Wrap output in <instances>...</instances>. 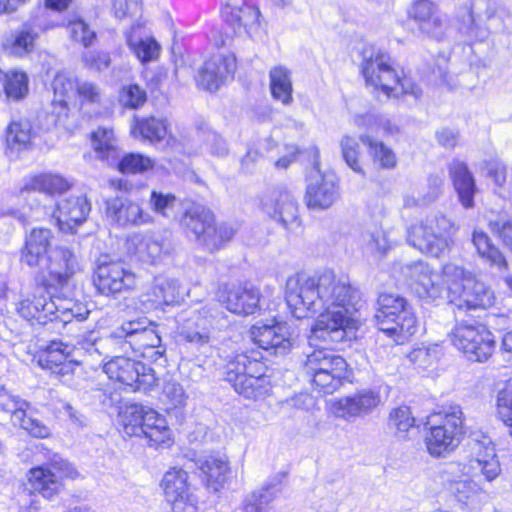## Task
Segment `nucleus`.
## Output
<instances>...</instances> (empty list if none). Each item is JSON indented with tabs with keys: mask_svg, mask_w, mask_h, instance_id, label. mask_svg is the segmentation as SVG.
Returning a JSON list of instances; mask_svg holds the SVG:
<instances>
[{
	"mask_svg": "<svg viewBox=\"0 0 512 512\" xmlns=\"http://www.w3.org/2000/svg\"><path fill=\"white\" fill-rule=\"evenodd\" d=\"M16 311L27 321H36L41 325L54 320L64 325L72 323L73 320L82 322L90 314L84 303L51 297L43 286H36L31 292L22 294L20 301L16 303Z\"/></svg>",
	"mask_w": 512,
	"mask_h": 512,
	"instance_id": "nucleus-4",
	"label": "nucleus"
},
{
	"mask_svg": "<svg viewBox=\"0 0 512 512\" xmlns=\"http://www.w3.org/2000/svg\"><path fill=\"white\" fill-rule=\"evenodd\" d=\"M76 93L79 96L81 108L85 105H98L102 101V91L92 82H77Z\"/></svg>",
	"mask_w": 512,
	"mask_h": 512,
	"instance_id": "nucleus-59",
	"label": "nucleus"
},
{
	"mask_svg": "<svg viewBox=\"0 0 512 512\" xmlns=\"http://www.w3.org/2000/svg\"><path fill=\"white\" fill-rule=\"evenodd\" d=\"M314 169L308 177L305 199L308 207L327 209L339 198L337 177L319 170V150L314 147Z\"/></svg>",
	"mask_w": 512,
	"mask_h": 512,
	"instance_id": "nucleus-21",
	"label": "nucleus"
},
{
	"mask_svg": "<svg viewBox=\"0 0 512 512\" xmlns=\"http://www.w3.org/2000/svg\"><path fill=\"white\" fill-rule=\"evenodd\" d=\"M188 395L183 386L175 381H168L162 389V402L167 411L183 409L188 401Z\"/></svg>",
	"mask_w": 512,
	"mask_h": 512,
	"instance_id": "nucleus-55",
	"label": "nucleus"
},
{
	"mask_svg": "<svg viewBox=\"0 0 512 512\" xmlns=\"http://www.w3.org/2000/svg\"><path fill=\"white\" fill-rule=\"evenodd\" d=\"M56 26L57 24L52 22L25 24L23 28L15 34L10 46V53L16 56H24L32 52L39 32H45Z\"/></svg>",
	"mask_w": 512,
	"mask_h": 512,
	"instance_id": "nucleus-42",
	"label": "nucleus"
},
{
	"mask_svg": "<svg viewBox=\"0 0 512 512\" xmlns=\"http://www.w3.org/2000/svg\"><path fill=\"white\" fill-rule=\"evenodd\" d=\"M269 79L273 99L284 105L291 104L293 102L291 71L282 65L275 66L269 72Z\"/></svg>",
	"mask_w": 512,
	"mask_h": 512,
	"instance_id": "nucleus-44",
	"label": "nucleus"
},
{
	"mask_svg": "<svg viewBox=\"0 0 512 512\" xmlns=\"http://www.w3.org/2000/svg\"><path fill=\"white\" fill-rule=\"evenodd\" d=\"M342 157L346 164L356 173L363 174L360 163V146L351 136H344L340 141Z\"/></svg>",
	"mask_w": 512,
	"mask_h": 512,
	"instance_id": "nucleus-57",
	"label": "nucleus"
},
{
	"mask_svg": "<svg viewBox=\"0 0 512 512\" xmlns=\"http://www.w3.org/2000/svg\"><path fill=\"white\" fill-rule=\"evenodd\" d=\"M470 456L465 463L451 464L447 472L451 475L460 473L461 476L446 480V488L458 502L473 505L479 502L485 490L474 480L482 475L487 482L494 481L501 473L495 445L491 438L484 434L475 435L469 442Z\"/></svg>",
	"mask_w": 512,
	"mask_h": 512,
	"instance_id": "nucleus-2",
	"label": "nucleus"
},
{
	"mask_svg": "<svg viewBox=\"0 0 512 512\" xmlns=\"http://www.w3.org/2000/svg\"><path fill=\"white\" fill-rule=\"evenodd\" d=\"M438 358V346H421L414 348L409 354L408 359L420 368L430 367Z\"/></svg>",
	"mask_w": 512,
	"mask_h": 512,
	"instance_id": "nucleus-60",
	"label": "nucleus"
},
{
	"mask_svg": "<svg viewBox=\"0 0 512 512\" xmlns=\"http://www.w3.org/2000/svg\"><path fill=\"white\" fill-rule=\"evenodd\" d=\"M67 29L70 37L85 47L90 46L96 37L95 32L90 30L89 26L82 20L69 22Z\"/></svg>",
	"mask_w": 512,
	"mask_h": 512,
	"instance_id": "nucleus-62",
	"label": "nucleus"
},
{
	"mask_svg": "<svg viewBox=\"0 0 512 512\" xmlns=\"http://www.w3.org/2000/svg\"><path fill=\"white\" fill-rule=\"evenodd\" d=\"M220 301L237 315H251L259 308V290L252 285H226L220 290Z\"/></svg>",
	"mask_w": 512,
	"mask_h": 512,
	"instance_id": "nucleus-30",
	"label": "nucleus"
},
{
	"mask_svg": "<svg viewBox=\"0 0 512 512\" xmlns=\"http://www.w3.org/2000/svg\"><path fill=\"white\" fill-rule=\"evenodd\" d=\"M149 409V407L137 403L124 406L119 412L123 433L130 437H141Z\"/></svg>",
	"mask_w": 512,
	"mask_h": 512,
	"instance_id": "nucleus-45",
	"label": "nucleus"
},
{
	"mask_svg": "<svg viewBox=\"0 0 512 512\" xmlns=\"http://www.w3.org/2000/svg\"><path fill=\"white\" fill-rule=\"evenodd\" d=\"M96 286L104 295H116L136 286V275L121 261L100 262L96 270Z\"/></svg>",
	"mask_w": 512,
	"mask_h": 512,
	"instance_id": "nucleus-25",
	"label": "nucleus"
},
{
	"mask_svg": "<svg viewBox=\"0 0 512 512\" xmlns=\"http://www.w3.org/2000/svg\"><path fill=\"white\" fill-rule=\"evenodd\" d=\"M146 92L138 85L123 87L119 100L125 107L137 109L146 102Z\"/></svg>",
	"mask_w": 512,
	"mask_h": 512,
	"instance_id": "nucleus-61",
	"label": "nucleus"
},
{
	"mask_svg": "<svg viewBox=\"0 0 512 512\" xmlns=\"http://www.w3.org/2000/svg\"><path fill=\"white\" fill-rule=\"evenodd\" d=\"M205 150L213 156L224 157L228 154L226 141L215 131H206L202 135Z\"/></svg>",
	"mask_w": 512,
	"mask_h": 512,
	"instance_id": "nucleus-63",
	"label": "nucleus"
},
{
	"mask_svg": "<svg viewBox=\"0 0 512 512\" xmlns=\"http://www.w3.org/2000/svg\"><path fill=\"white\" fill-rule=\"evenodd\" d=\"M151 292L153 295L152 305L155 307L178 304L184 297V291L179 282L176 279L163 276L155 278Z\"/></svg>",
	"mask_w": 512,
	"mask_h": 512,
	"instance_id": "nucleus-43",
	"label": "nucleus"
},
{
	"mask_svg": "<svg viewBox=\"0 0 512 512\" xmlns=\"http://www.w3.org/2000/svg\"><path fill=\"white\" fill-rule=\"evenodd\" d=\"M255 344L275 355H285L292 347L291 333L286 322L258 321L250 329Z\"/></svg>",
	"mask_w": 512,
	"mask_h": 512,
	"instance_id": "nucleus-23",
	"label": "nucleus"
},
{
	"mask_svg": "<svg viewBox=\"0 0 512 512\" xmlns=\"http://www.w3.org/2000/svg\"><path fill=\"white\" fill-rule=\"evenodd\" d=\"M264 212L285 228L298 225V207L287 191H273L262 200Z\"/></svg>",
	"mask_w": 512,
	"mask_h": 512,
	"instance_id": "nucleus-32",
	"label": "nucleus"
},
{
	"mask_svg": "<svg viewBox=\"0 0 512 512\" xmlns=\"http://www.w3.org/2000/svg\"><path fill=\"white\" fill-rule=\"evenodd\" d=\"M148 440L150 446L170 445L172 443V430L166 418L150 408L144 422L142 436Z\"/></svg>",
	"mask_w": 512,
	"mask_h": 512,
	"instance_id": "nucleus-41",
	"label": "nucleus"
},
{
	"mask_svg": "<svg viewBox=\"0 0 512 512\" xmlns=\"http://www.w3.org/2000/svg\"><path fill=\"white\" fill-rule=\"evenodd\" d=\"M424 442L431 457L441 458L453 452L464 434V418L460 406L454 405L429 418Z\"/></svg>",
	"mask_w": 512,
	"mask_h": 512,
	"instance_id": "nucleus-10",
	"label": "nucleus"
},
{
	"mask_svg": "<svg viewBox=\"0 0 512 512\" xmlns=\"http://www.w3.org/2000/svg\"><path fill=\"white\" fill-rule=\"evenodd\" d=\"M452 345L467 359L487 361L494 352L496 341L488 327L476 320L457 321L448 334Z\"/></svg>",
	"mask_w": 512,
	"mask_h": 512,
	"instance_id": "nucleus-13",
	"label": "nucleus"
},
{
	"mask_svg": "<svg viewBox=\"0 0 512 512\" xmlns=\"http://www.w3.org/2000/svg\"><path fill=\"white\" fill-rule=\"evenodd\" d=\"M361 73L366 86L386 98L410 95L418 100L421 89L411 78L400 76L394 69L390 55L375 46H366L362 51Z\"/></svg>",
	"mask_w": 512,
	"mask_h": 512,
	"instance_id": "nucleus-3",
	"label": "nucleus"
},
{
	"mask_svg": "<svg viewBox=\"0 0 512 512\" xmlns=\"http://www.w3.org/2000/svg\"><path fill=\"white\" fill-rule=\"evenodd\" d=\"M77 475L69 462L55 454L46 465L33 467L27 472L26 489L51 500L61 491L62 478H75Z\"/></svg>",
	"mask_w": 512,
	"mask_h": 512,
	"instance_id": "nucleus-15",
	"label": "nucleus"
},
{
	"mask_svg": "<svg viewBox=\"0 0 512 512\" xmlns=\"http://www.w3.org/2000/svg\"><path fill=\"white\" fill-rule=\"evenodd\" d=\"M53 232L48 228H33L25 234L20 251V262L30 268L40 266L44 256L50 252Z\"/></svg>",
	"mask_w": 512,
	"mask_h": 512,
	"instance_id": "nucleus-33",
	"label": "nucleus"
},
{
	"mask_svg": "<svg viewBox=\"0 0 512 512\" xmlns=\"http://www.w3.org/2000/svg\"><path fill=\"white\" fill-rule=\"evenodd\" d=\"M127 252L140 262L155 264L168 253V248L152 235L134 234L127 240Z\"/></svg>",
	"mask_w": 512,
	"mask_h": 512,
	"instance_id": "nucleus-36",
	"label": "nucleus"
},
{
	"mask_svg": "<svg viewBox=\"0 0 512 512\" xmlns=\"http://www.w3.org/2000/svg\"><path fill=\"white\" fill-rule=\"evenodd\" d=\"M235 68L236 59L233 55L215 54L200 67L196 76L197 86L215 92L233 76Z\"/></svg>",
	"mask_w": 512,
	"mask_h": 512,
	"instance_id": "nucleus-27",
	"label": "nucleus"
},
{
	"mask_svg": "<svg viewBox=\"0 0 512 512\" xmlns=\"http://www.w3.org/2000/svg\"><path fill=\"white\" fill-rule=\"evenodd\" d=\"M278 490L275 487L267 486L253 491L246 495L241 512H271V503L277 497Z\"/></svg>",
	"mask_w": 512,
	"mask_h": 512,
	"instance_id": "nucleus-49",
	"label": "nucleus"
},
{
	"mask_svg": "<svg viewBox=\"0 0 512 512\" xmlns=\"http://www.w3.org/2000/svg\"><path fill=\"white\" fill-rule=\"evenodd\" d=\"M42 269L47 286L63 288L81 270V266L75 252L60 245L50 250Z\"/></svg>",
	"mask_w": 512,
	"mask_h": 512,
	"instance_id": "nucleus-20",
	"label": "nucleus"
},
{
	"mask_svg": "<svg viewBox=\"0 0 512 512\" xmlns=\"http://www.w3.org/2000/svg\"><path fill=\"white\" fill-rule=\"evenodd\" d=\"M449 172L461 204L465 208H471L474 204L473 199L476 191L471 172L466 164L457 160L450 164Z\"/></svg>",
	"mask_w": 512,
	"mask_h": 512,
	"instance_id": "nucleus-38",
	"label": "nucleus"
},
{
	"mask_svg": "<svg viewBox=\"0 0 512 512\" xmlns=\"http://www.w3.org/2000/svg\"><path fill=\"white\" fill-rule=\"evenodd\" d=\"M266 372L267 366L260 360L258 352H242L227 362L225 380L238 394L247 399L258 400L266 397L272 388Z\"/></svg>",
	"mask_w": 512,
	"mask_h": 512,
	"instance_id": "nucleus-6",
	"label": "nucleus"
},
{
	"mask_svg": "<svg viewBox=\"0 0 512 512\" xmlns=\"http://www.w3.org/2000/svg\"><path fill=\"white\" fill-rule=\"evenodd\" d=\"M71 186L72 183L60 174L41 173L26 178L21 192L39 191L53 196L65 193Z\"/></svg>",
	"mask_w": 512,
	"mask_h": 512,
	"instance_id": "nucleus-39",
	"label": "nucleus"
},
{
	"mask_svg": "<svg viewBox=\"0 0 512 512\" xmlns=\"http://www.w3.org/2000/svg\"><path fill=\"white\" fill-rule=\"evenodd\" d=\"M432 228H439V231L453 229L454 225L450 219L442 214L427 216L421 222L412 225L408 229V242L413 247L433 257H439L448 249V242L438 235L431 232Z\"/></svg>",
	"mask_w": 512,
	"mask_h": 512,
	"instance_id": "nucleus-17",
	"label": "nucleus"
},
{
	"mask_svg": "<svg viewBox=\"0 0 512 512\" xmlns=\"http://www.w3.org/2000/svg\"><path fill=\"white\" fill-rule=\"evenodd\" d=\"M374 316L378 329L396 344H404L417 331V319L407 300L392 293H381Z\"/></svg>",
	"mask_w": 512,
	"mask_h": 512,
	"instance_id": "nucleus-8",
	"label": "nucleus"
},
{
	"mask_svg": "<svg viewBox=\"0 0 512 512\" xmlns=\"http://www.w3.org/2000/svg\"><path fill=\"white\" fill-rule=\"evenodd\" d=\"M125 36L129 49L141 63L158 59L161 51L160 44L153 37L144 35L140 25L133 26Z\"/></svg>",
	"mask_w": 512,
	"mask_h": 512,
	"instance_id": "nucleus-37",
	"label": "nucleus"
},
{
	"mask_svg": "<svg viewBox=\"0 0 512 512\" xmlns=\"http://www.w3.org/2000/svg\"><path fill=\"white\" fill-rule=\"evenodd\" d=\"M123 174L144 173L154 167V161L139 153H129L115 163Z\"/></svg>",
	"mask_w": 512,
	"mask_h": 512,
	"instance_id": "nucleus-54",
	"label": "nucleus"
},
{
	"mask_svg": "<svg viewBox=\"0 0 512 512\" xmlns=\"http://www.w3.org/2000/svg\"><path fill=\"white\" fill-rule=\"evenodd\" d=\"M354 124L360 128H365L367 132L380 133L383 135H395L399 132V127L392 121L383 116L367 113L364 115H356Z\"/></svg>",
	"mask_w": 512,
	"mask_h": 512,
	"instance_id": "nucleus-53",
	"label": "nucleus"
},
{
	"mask_svg": "<svg viewBox=\"0 0 512 512\" xmlns=\"http://www.w3.org/2000/svg\"><path fill=\"white\" fill-rule=\"evenodd\" d=\"M30 404L12 394L6 392L4 386L0 384V407L3 411L11 414V421L15 426L26 430L31 436L36 438H46L50 435V429L41 421L27 416V409Z\"/></svg>",
	"mask_w": 512,
	"mask_h": 512,
	"instance_id": "nucleus-26",
	"label": "nucleus"
},
{
	"mask_svg": "<svg viewBox=\"0 0 512 512\" xmlns=\"http://www.w3.org/2000/svg\"><path fill=\"white\" fill-rule=\"evenodd\" d=\"M106 213L109 219L120 226H142L154 222L149 211L128 198L114 197L106 202Z\"/></svg>",
	"mask_w": 512,
	"mask_h": 512,
	"instance_id": "nucleus-29",
	"label": "nucleus"
},
{
	"mask_svg": "<svg viewBox=\"0 0 512 512\" xmlns=\"http://www.w3.org/2000/svg\"><path fill=\"white\" fill-rule=\"evenodd\" d=\"M181 224L190 238L209 251L219 249L235 234L232 225L227 223L216 225L212 211L197 203H191L186 207Z\"/></svg>",
	"mask_w": 512,
	"mask_h": 512,
	"instance_id": "nucleus-11",
	"label": "nucleus"
},
{
	"mask_svg": "<svg viewBox=\"0 0 512 512\" xmlns=\"http://www.w3.org/2000/svg\"><path fill=\"white\" fill-rule=\"evenodd\" d=\"M411 16L418 22L420 30L430 37L441 39L446 32V17L439 14L430 0H417L411 9Z\"/></svg>",
	"mask_w": 512,
	"mask_h": 512,
	"instance_id": "nucleus-35",
	"label": "nucleus"
},
{
	"mask_svg": "<svg viewBox=\"0 0 512 512\" xmlns=\"http://www.w3.org/2000/svg\"><path fill=\"white\" fill-rule=\"evenodd\" d=\"M177 198L172 193L153 190L148 203L150 209L157 215L169 218L175 209Z\"/></svg>",
	"mask_w": 512,
	"mask_h": 512,
	"instance_id": "nucleus-56",
	"label": "nucleus"
},
{
	"mask_svg": "<svg viewBox=\"0 0 512 512\" xmlns=\"http://www.w3.org/2000/svg\"><path fill=\"white\" fill-rule=\"evenodd\" d=\"M80 363L73 355L72 346L62 341H52L39 358L43 369L49 370L59 381L68 385Z\"/></svg>",
	"mask_w": 512,
	"mask_h": 512,
	"instance_id": "nucleus-22",
	"label": "nucleus"
},
{
	"mask_svg": "<svg viewBox=\"0 0 512 512\" xmlns=\"http://www.w3.org/2000/svg\"><path fill=\"white\" fill-rule=\"evenodd\" d=\"M361 242L364 250L376 259L385 256L394 244L390 238V232L376 226L368 228L361 234Z\"/></svg>",
	"mask_w": 512,
	"mask_h": 512,
	"instance_id": "nucleus-47",
	"label": "nucleus"
},
{
	"mask_svg": "<svg viewBox=\"0 0 512 512\" xmlns=\"http://www.w3.org/2000/svg\"><path fill=\"white\" fill-rule=\"evenodd\" d=\"M446 298L458 310L487 309L495 301L493 290L463 266L446 263L442 267Z\"/></svg>",
	"mask_w": 512,
	"mask_h": 512,
	"instance_id": "nucleus-5",
	"label": "nucleus"
},
{
	"mask_svg": "<svg viewBox=\"0 0 512 512\" xmlns=\"http://www.w3.org/2000/svg\"><path fill=\"white\" fill-rule=\"evenodd\" d=\"M360 140L368 147V152L375 164L384 169H392L396 166L397 158L390 147L383 142L376 141L369 134H362Z\"/></svg>",
	"mask_w": 512,
	"mask_h": 512,
	"instance_id": "nucleus-50",
	"label": "nucleus"
},
{
	"mask_svg": "<svg viewBox=\"0 0 512 512\" xmlns=\"http://www.w3.org/2000/svg\"><path fill=\"white\" fill-rule=\"evenodd\" d=\"M472 242L478 255L490 265L499 269L505 268L507 262L501 251L491 242L489 236L482 230H474Z\"/></svg>",
	"mask_w": 512,
	"mask_h": 512,
	"instance_id": "nucleus-48",
	"label": "nucleus"
},
{
	"mask_svg": "<svg viewBox=\"0 0 512 512\" xmlns=\"http://www.w3.org/2000/svg\"><path fill=\"white\" fill-rule=\"evenodd\" d=\"M488 227L495 236L502 240L506 247L512 250V221L498 218L489 221Z\"/></svg>",
	"mask_w": 512,
	"mask_h": 512,
	"instance_id": "nucleus-64",
	"label": "nucleus"
},
{
	"mask_svg": "<svg viewBox=\"0 0 512 512\" xmlns=\"http://www.w3.org/2000/svg\"><path fill=\"white\" fill-rule=\"evenodd\" d=\"M77 82L66 73H58L53 79L52 113L60 119L68 114V101L76 93Z\"/></svg>",
	"mask_w": 512,
	"mask_h": 512,
	"instance_id": "nucleus-40",
	"label": "nucleus"
},
{
	"mask_svg": "<svg viewBox=\"0 0 512 512\" xmlns=\"http://www.w3.org/2000/svg\"><path fill=\"white\" fill-rule=\"evenodd\" d=\"M404 274L415 293L423 299L435 301L442 299L446 293L441 276L423 261H416L405 266Z\"/></svg>",
	"mask_w": 512,
	"mask_h": 512,
	"instance_id": "nucleus-24",
	"label": "nucleus"
},
{
	"mask_svg": "<svg viewBox=\"0 0 512 512\" xmlns=\"http://www.w3.org/2000/svg\"><path fill=\"white\" fill-rule=\"evenodd\" d=\"M260 16L259 8L246 0H227L221 7L224 23L238 37L263 39L265 31Z\"/></svg>",
	"mask_w": 512,
	"mask_h": 512,
	"instance_id": "nucleus-16",
	"label": "nucleus"
},
{
	"mask_svg": "<svg viewBox=\"0 0 512 512\" xmlns=\"http://www.w3.org/2000/svg\"><path fill=\"white\" fill-rule=\"evenodd\" d=\"M161 487L171 512H198V498L185 470L176 467L168 470L162 478Z\"/></svg>",
	"mask_w": 512,
	"mask_h": 512,
	"instance_id": "nucleus-18",
	"label": "nucleus"
},
{
	"mask_svg": "<svg viewBox=\"0 0 512 512\" xmlns=\"http://www.w3.org/2000/svg\"><path fill=\"white\" fill-rule=\"evenodd\" d=\"M134 135L137 133L143 138L149 140L154 145L169 147L175 153H183L188 156L203 154V149L185 148L169 136L167 138V124L165 120L154 117L137 120L133 127Z\"/></svg>",
	"mask_w": 512,
	"mask_h": 512,
	"instance_id": "nucleus-28",
	"label": "nucleus"
},
{
	"mask_svg": "<svg viewBox=\"0 0 512 512\" xmlns=\"http://www.w3.org/2000/svg\"><path fill=\"white\" fill-rule=\"evenodd\" d=\"M90 210L91 205L83 195L69 197L58 203L55 209L50 208L57 226L66 233H74L75 228L86 220Z\"/></svg>",
	"mask_w": 512,
	"mask_h": 512,
	"instance_id": "nucleus-31",
	"label": "nucleus"
},
{
	"mask_svg": "<svg viewBox=\"0 0 512 512\" xmlns=\"http://www.w3.org/2000/svg\"><path fill=\"white\" fill-rule=\"evenodd\" d=\"M389 425L404 436L415 425V418L412 416L410 408L400 406L393 409L390 413Z\"/></svg>",
	"mask_w": 512,
	"mask_h": 512,
	"instance_id": "nucleus-58",
	"label": "nucleus"
},
{
	"mask_svg": "<svg viewBox=\"0 0 512 512\" xmlns=\"http://www.w3.org/2000/svg\"><path fill=\"white\" fill-rule=\"evenodd\" d=\"M179 336L190 348L206 352L217 333L226 326L227 320L216 304H207L200 309H191L179 316Z\"/></svg>",
	"mask_w": 512,
	"mask_h": 512,
	"instance_id": "nucleus-9",
	"label": "nucleus"
},
{
	"mask_svg": "<svg viewBox=\"0 0 512 512\" xmlns=\"http://www.w3.org/2000/svg\"><path fill=\"white\" fill-rule=\"evenodd\" d=\"M91 143L98 158L107 161L109 165H115L119 159V151L111 128L99 127L92 133Z\"/></svg>",
	"mask_w": 512,
	"mask_h": 512,
	"instance_id": "nucleus-46",
	"label": "nucleus"
},
{
	"mask_svg": "<svg viewBox=\"0 0 512 512\" xmlns=\"http://www.w3.org/2000/svg\"><path fill=\"white\" fill-rule=\"evenodd\" d=\"M381 403L379 392L371 389H363L354 394L331 399L327 403V409L335 418L346 422H354L363 418Z\"/></svg>",
	"mask_w": 512,
	"mask_h": 512,
	"instance_id": "nucleus-19",
	"label": "nucleus"
},
{
	"mask_svg": "<svg viewBox=\"0 0 512 512\" xmlns=\"http://www.w3.org/2000/svg\"><path fill=\"white\" fill-rule=\"evenodd\" d=\"M285 299L291 314L304 319L319 313L309 342L328 346L351 341L360 325L361 293L345 276L325 270L316 276L295 274L286 281Z\"/></svg>",
	"mask_w": 512,
	"mask_h": 512,
	"instance_id": "nucleus-1",
	"label": "nucleus"
},
{
	"mask_svg": "<svg viewBox=\"0 0 512 512\" xmlns=\"http://www.w3.org/2000/svg\"><path fill=\"white\" fill-rule=\"evenodd\" d=\"M108 378L128 392H149L157 383L154 370L146 364L124 356H115L103 365Z\"/></svg>",
	"mask_w": 512,
	"mask_h": 512,
	"instance_id": "nucleus-14",
	"label": "nucleus"
},
{
	"mask_svg": "<svg viewBox=\"0 0 512 512\" xmlns=\"http://www.w3.org/2000/svg\"><path fill=\"white\" fill-rule=\"evenodd\" d=\"M156 325L146 317L126 321L115 328L106 341L120 346L124 353L131 351L135 357L156 362L165 353Z\"/></svg>",
	"mask_w": 512,
	"mask_h": 512,
	"instance_id": "nucleus-7",
	"label": "nucleus"
},
{
	"mask_svg": "<svg viewBox=\"0 0 512 512\" xmlns=\"http://www.w3.org/2000/svg\"><path fill=\"white\" fill-rule=\"evenodd\" d=\"M28 84L29 79L25 72L10 70L3 75L1 88H3L8 99L18 101L28 94Z\"/></svg>",
	"mask_w": 512,
	"mask_h": 512,
	"instance_id": "nucleus-51",
	"label": "nucleus"
},
{
	"mask_svg": "<svg viewBox=\"0 0 512 512\" xmlns=\"http://www.w3.org/2000/svg\"><path fill=\"white\" fill-rule=\"evenodd\" d=\"M32 139V126L28 120L12 121L7 128L6 142L12 150L26 149Z\"/></svg>",
	"mask_w": 512,
	"mask_h": 512,
	"instance_id": "nucleus-52",
	"label": "nucleus"
},
{
	"mask_svg": "<svg viewBox=\"0 0 512 512\" xmlns=\"http://www.w3.org/2000/svg\"><path fill=\"white\" fill-rule=\"evenodd\" d=\"M200 478L207 489L218 492L229 478L230 465L226 455L201 456L195 461Z\"/></svg>",
	"mask_w": 512,
	"mask_h": 512,
	"instance_id": "nucleus-34",
	"label": "nucleus"
},
{
	"mask_svg": "<svg viewBox=\"0 0 512 512\" xmlns=\"http://www.w3.org/2000/svg\"><path fill=\"white\" fill-rule=\"evenodd\" d=\"M303 368L314 389L324 394L338 390L348 371L346 360L329 348L314 349L307 354Z\"/></svg>",
	"mask_w": 512,
	"mask_h": 512,
	"instance_id": "nucleus-12",
	"label": "nucleus"
}]
</instances>
